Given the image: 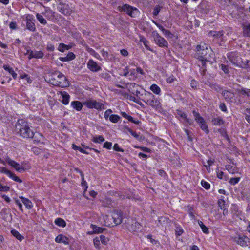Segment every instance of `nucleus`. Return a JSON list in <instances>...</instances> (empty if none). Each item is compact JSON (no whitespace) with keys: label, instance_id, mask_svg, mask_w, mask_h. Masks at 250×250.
Wrapping results in <instances>:
<instances>
[{"label":"nucleus","instance_id":"1","mask_svg":"<svg viewBox=\"0 0 250 250\" xmlns=\"http://www.w3.org/2000/svg\"><path fill=\"white\" fill-rule=\"evenodd\" d=\"M48 82L51 84L62 88L69 87L70 83L66 77L61 72L55 71L50 75Z\"/></svg>","mask_w":250,"mask_h":250},{"label":"nucleus","instance_id":"2","mask_svg":"<svg viewBox=\"0 0 250 250\" xmlns=\"http://www.w3.org/2000/svg\"><path fill=\"white\" fill-rule=\"evenodd\" d=\"M16 130L19 135L24 138H32L34 132L28 124L23 119H19L16 124Z\"/></svg>","mask_w":250,"mask_h":250},{"label":"nucleus","instance_id":"3","mask_svg":"<svg viewBox=\"0 0 250 250\" xmlns=\"http://www.w3.org/2000/svg\"><path fill=\"white\" fill-rule=\"evenodd\" d=\"M198 58L202 63V68L206 70V62L209 61L210 48L205 43H201L196 47Z\"/></svg>","mask_w":250,"mask_h":250},{"label":"nucleus","instance_id":"4","mask_svg":"<svg viewBox=\"0 0 250 250\" xmlns=\"http://www.w3.org/2000/svg\"><path fill=\"white\" fill-rule=\"evenodd\" d=\"M152 37L156 44L160 47H168V42L157 31H153L151 33Z\"/></svg>","mask_w":250,"mask_h":250},{"label":"nucleus","instance_id":"5","mask_svg":"<svg viewBox=\"0 0 250 250\" xmlns=\"http://www.w3.org/2000/svg\"><path fill=\"white\" fill-rule=\"evenodd\" d=\"M83 104L88 108H95L97 110H102L104 108L103 104L93 100H88L83 103Z\"/></svg>","mask_w":250,"mask_h":250},{"label":"nucleus","instance_id":"6","mask_svg":"<svg viewBox=\"0 0 250 250\" xmlns=\"http://www.w3.org/2000/svg\"><path fill=\"white\" fill-rule=\"evenodd\" d=\"M121 9L131 17H135L139 14V11L136 8L128 4H124Z\"/></svg>","mask_w":250,"mask_h":250},{"label":"nucleus","instance_id":"7","mask_svg":"<svg viewBox=\"0 0 250 250\" xmlns=\"http://www.w3.org/2000/svg\"><path fill=\"white\" fill-rule=\"evenodd\" d=\"M6 162L18 172H21V171H24L26 169L23 164H22V165H21L20 164L9 158H7L6 159Z\"/></svg>","mask_w":250,"mask_h":250},{"label":"nucleus","instance_id":"8","mask_svg":"<svg viewBox=\"0 0 250 250\" xmlns=\"http://www.w3.org/2000/svg\"><path fill=\"white\" fill-rule=\"evenodd\" d=\"M231 213L234 219L236 220L238 219L242 220V212L239 209L238 207L235 204H232L231 206Z\"/></svg>","mask_w":250,"mask_h":250},{"label":"nucleus","instance_id":"9","mask_svg":"<svg viewBox=\"0 0 250 250\" xmlns=\"http://www.w3.org/2000/svg\"><path fill=\"white\" fill-rule=\"evenodd\" d=\"M58 10L65 15H70L72 13V10L68 4L60 2L58 7Z\"/></svg>","mask_w":250,"mask_h":250},{"label":"nucleus","instance_id":"10","mask_svg":"<svg viewBox=\"0 0 250 250\" xmlns=\"http://www.w3.org/2000/svg\"><path fill=\"white\" fill-rule=\"evenodd\" d=\"M26 54L28 55V59L31 60L32 58L42 59L44 56V53L41 51H37L36 50H28Z\"/></svg>","mask_w":250,"mask_h":250},{"label":"nucleus","instance_id":"11","mask_svg":"<svg viewBox=\"0 0 250 250\" xmlns=\"http://www.w3.org/2000/svg\"><path fill=\"white\" fill-rule=\"evenodd\" d=\"M146 103L153 108H157L160 104L159 101L155 99L154 95L150 92L148 93V98Z\"/></svg>","mask_w":250,"mask_h":250},{"label":"nucleus","instance_id":"12","mask_svg":"<svg viewBox=\"0 0 250 250\" xmlns=\"http://www.w3.org/2000/svg\"><path fill=\"white\" fill-rule=\"evenodd\" d=\"M228 58L229 61H230L235 65L237 66L240 63L241 58L239 57L237 53H229L228 55Z\"/></svg>","mask_w":250,"mask_h":250},{"label":"nucleus","instance_id":"13","mask_svg":"<svg viewBox=\"0 0 250 250\" xmlns=\"http://www.w3.org/2000/svg\"><path fill=\"white\" fill-rule=\"evenodd\" d=\"M88 68L92 72H98L101 70V68L93 60L90 59L87 63Z\"/></svg>","mask_w":250,"mask_h":250},{"label":"nucleus","instance_id":"14","mask_svg":"<svg viewBox=\"0 0 250 250\" xmlns=\"http://www.w3.org/2000/svg\"><path fill=\"white\" fill-rule=\"evenodd\" d=\"M237 242L239 245L243 247H246L250 244V240L246 236L243 235L238 238Z\"/></svg>","mask_w":250,"mask_h":250},{"label":"nucleus","instance_id":"15","mask_svg":"<svg viewBox=\"0 0 250 250\" xmlns=\"http://www.w3.org/2000/svg\"><path fill=\"white\" fill-rule=\"evenodd\" d=\"M112 218L115 225H119L122 222V214L120 211H115L112 215Z\"/></svg>","mask_w":250,"mask_h":250},{"label":"nucleus","instance_id":"16","mask_svg":"<svg viewBox=\"0 0 250 250\" xmlns=\"http://www.w3.org/2000/svg\"><path fill=\"white\" fill-rule=\"evenodd\" d=\"M55 241L57 243H63L65 245H67L69 243V240L68 238H67L66 236H65L62 234L58 235L55 238Z\"/></svg>","mask_w":250,"mask_h":250},{"label":"nucleus","instance_id":"17","mask_svg":"<svg viewBox=\"0 0 250 250\" xmlns=\"http://www.w3.org/2000/svg\"><path fill=\"white\" fill-rule=\"evenodd\" d=\"M176 113L178 116H179L180 117H181L184 121L189 125H191L192 124L191 121L188 118L187 115L186 114L182 111L181 110H177Z\"/></svg>","mask_w":250,"mask_h":250},{"label":"nucleus","instance_id":"18","mask_svg":"<svg viewBox=\"0 0 250 250\" xmlns=\"http://www.w3.org/2000/svg\"><path fill=\"white\" fill-rule=\"evenodd\" d=\"M20 198L21 200L22 203L24 205L27 209H31L33 208V204L29 199L23 196H20Z\"/></svg>","mask_w":250,"mask_h":250},{"label":"nucleus","instance_id":"19","mask_svg":"<svg viewBox=\"0 0 250 250\" xmlns=\"http://www.w3.org/2000/svg\"><path fill=\"white\" fill-rule=\"evenodd\" d=\"M90 227L93 229V231L89 233V234L101 233L106 229L105 228L97 227V226L93 224H91Z\"/></svg>","mask_w":250,"mask_h":250},{"label":"nucleus","instance_id":"20","mask_svg":"<svg viewBox=\"0 0 250 250\" xmlns=\"http://www.w3.org/2000/svg\"><path fill=\"white\" fill-rule=\"evenodd\" d=\"M222 95L226 101H229L233 98L234 94L230 91L224 90L222 92Z\"/></svg>","mask_w":250,"mask_h":250},{"label":"nucleus","instance_id":"21","mask_svg":"<svg viewBox=\"0 0 250 250\" xmlns=\"http://www.w3.org/2000/svg\"><path fill=\"white\" fill-rule=\"evenodd\" d=\"M72 107L76 109L77 111H79L82 110L83 104L81 102L78 101H74L71 103Z\"/></svg>","mask_w":250,"mask_h":250},{"label":"nucleus","instance_id":"22","mask_svg":"<svg viewBox=\"0 0 250 250\" xmlns=\"http://www.w3.org/2000/svg\"><path fill=\"white\" fill-rule=\"evenodd\" d=\"M60 94L62 96V102L64 104H67L69 103L70 96L66 92H60Z\"/></svg>","mask_w":250,"mask_h":250},{"label":"nucleus","instance_id":"23","mask_svg":"<svg viewBox=\"0 0 250 250\" xmlns=\"http://www.w3.org/2000/svg\"><path fill=\"white\" fill-rule=\"evenodd\" d=\"M237 92L239 96L246 95L248 97L250 96V89H249L244 88L238 89Z\"/></svg>","mask_w":250,"mask_h":250},{"label":"nucleus","instance_id":"24","mask_svg":"<svg viewBox=\"0 0 250 250\" xmlns=\"http://www.w3.org/2000/svg\"><path fill=\"white\" fill-rule=\"evenodd\" d=\"M26 28L31 31H35L36 27L34 23L30 19H26Z\"/></svg>","mask_w":250,"mask_h":250},{"label":"nucleus","instance_id":"25","mask_svg":"<svg viewBox=\"0 0 250 250\" xmlns=\"http://www.w3.org/2000/svg\"><path fill=\"white\" fill-rule=\"evenodd\" d=\"M209 36H212L216 38H220L223 35V31H210L208 33Z\"/></svg>","mask_w":250,"mask_h":250},{"label":"nucleus","instance_id":"26","mask_svg":"<svg viewBox=\"0 0 250 250\" xmlns=\"http://www.w3.org/2000/svg\"><path fill=\"white\" fill-rule=\"evenodd\" d=\"M194 117L196 121L200 125L204 123L205 120L201 116H200L199 113L198 112L194 110L193 111Z\"/></svg>","mask_w":250,"mask_h":250},{"label":"nucleus","instance_id":"27","mask_svg":"<svg viewBox=\"0 0 250 250\" xmlns=\"http://www.w3.org/2000/svg\"><path fill=\"white\" fill-rule=\"evenodd\" d=\"M243 29L244 35L247 37H250V23L244 24Z\"/></svg>","mask_w":250,"mask_h":250},{"label":"nucleus","instance_id":"28","mask_svg":"<svg viewBox=\"0 0 250 250\" xmlns=\"http://www.w3.org/2000/svg\"><path fill=\"white\" fill-rule=\"evenodd\" d=\"M212 123L214 125L221 126L224 124V122L222 118L217 117L213 118Z\"/></svg>","mask_w":250,"mask_h":250},{"label":"nucleus","instance_id":"29","mask_svg":"<svg viewBox=\"0 0 250 250\" xmlns=\"http://www.w3.org/2000/svg\"><path fill=\"white\" fill-rule=\"evenodd\" d=\"M54 222L56 225H57V226H58L59 227H64L66 225L65 221L63 219H62L61 218H57L55 220Z\"/></svg>","mask_w":250,"mask_h":250},{"label":"nucleus","instance_id":"30","mask_svg":"<svg viewBox=\"0 0 250 250\" xmlns=\"http://www.w3.org/2000/svg\"><path fill=\"white\" fill-rule=\"evenodd\" d=\"M150 90L155 94L159 95L161 93L160 88L156 84H152L150 88Z\"/></svg>","mask_w":250,"mask_h":250},{"label":"nucleus","instance_id":"31","mask_svg":"<svg viewBox=\"0 0 250 250\" xmlns=\"http://www.w3.org/2000/svg\"><path fill=\"white\" fill-rule=\"evenodd\" d=\"M207 84L217 92H219L221 90V88L214 83L208 82Z\"/></svg>","mask_w":250,"mask_h":250},{"label":"nucleus","instance_id":"32","mask_svg":"<svg viewBox=\"0 0 250 250\" xmlns=\"http://www.w3.org/2000/svg\"><path fill=\"white\" fill-rule=\"evenodd\" d=\"M11 232L12 235L20 241H22L23 239V237L17 230L13 229L12 230Z\"/></svg>","mask_w":250,"mask_h":250},{"label":"nucleus","instance_id":"33","mask_svg":"<svg viewBox=\"0 0 250 250\" xmlns=\"http://www.w3.org/2000/svg\"><path fill=\"white\" fill-rule=\"evenodd\" d=\"M198 223L200 227H201L202 231L204 233L208 234L209 233L208 228L203 224V223L202 221L198 220Z\"/></svg>","mask_w":250,"mask_h":250},{"label":"nucleus","instance_id":"34","mask_svg":"<svg viewBox=\"0 0 250 250\" xmlns=\"http://www.w3.org/2000/svg\"><path fill=\"white\" fill-rule=\"evenodd\" d=\"M86 50L91 55H92V56L95 57L96 58H97L98 59H101L100 56L99 55V54L98 53H97V52H96L94 50H93V49L89 48V47H87Z\"/></svg>","mask_w":250,"mask_h":250},{"label":"nucleus","instance_id":"35","mask_svg":"<svg viewBox=\"0 0 250 250\" xmlns=\"http://www.w3.org/2000/svg\"><path fill=\"white\" fill-rule=\"evenodd\" d=\"M36 18L41 24L45 25L47 23L46 20L40 14H36Z\"/></svg>","mask_w":250,"mask_h":250},{"label":"nucleus","instance_id":"36","mask_svg":"<svg viewBox=\"0 0 250 250\" xmlns=\"http://www.w3.org/2000/svg\"><path fill=\"white\" fill-rule=\"evenodd\" d=\"M120 119V117L117 115L112 114L110 116V121L114 123H117Z\"/></svg>","mask_w":250,"mask_h":250},{"label":"nucleus","instance_id":"37","mask_svg":"<svg viewBox=\"0 0 250 250\" xmlns=\"http://www.w3.org/2000/svg\"><path fill=\"white\" fill-rule=\"evenodd\" d=\"M69 49V47L64 44V43H60L58 46V50L60 52H63L65 50H68Z\"/></svg>","mask_w":250,"mask_h":250},{"label":"nucleus","instance_id":"38","mask_svg":"<svg viewBox=\"0 0 250 250\" xmlns=\"http://www.w3.org/2000/svg\"><path fill=\"white\" fill-rule=\"evenodd\" d=\"M8 176L16 182H17L19 183H21L22 182L21 180L18 177L16 176L14 173H12L11 172H10V174H9Z\"/></svg>","mask_w":250,"mask_h":250},{"label":"nucleus","instance_id":"39","mask_svg":"<svg viewBox=\"0 0 250 250\" xmlns=\"http://www.w3.org/2000/svg\"><path fill=\"white\" fill-rule=\"evenodd\" d=\"M92 140L94 143H101L104 142V139L103 136H98L94 137Z\"/></svg>","mask_w":250,"mask_h":250},{"label":"nucleus","instance_id":"40","mask_svg":"<svg viewBox=\"0 0 250 250\" xmlns=\"http://www.w3.org/2000/svg\"><path fill=\"white\" fill-rule=\"evenodd\" d=\"M141 42H142L144 45V46H145L146 48L148 50H150V51H152V50L151 49V48L149 47V46H148V42L146 40V38H142L141 39Z\"/></svg>","mask_w":250,"mask_h":250},{"label":"nucleus","instance_id":"41","mask_svg":"<svg viewBox=\"0 0 250 250\" xmlns=\"http://www.w3.org/2000/svg\"><path fill=\"white\" fill-rule=\"evenodd\" d=\"M163 33L167 39L172 38L174 37V35L168 30H165L164 31Z\"/></svg>","mask_w":250,"mask_h":250},{"label":"nucleus","instance_id":"42","mask_svg":"<svg viewBox=\"0 0 250 250\" xmlns=\"http://www.w3.org/2000/svg\"><path fill=\"white\" fill-rule=\"evenodd\" d=\"M201 128L206 133L208 134L209 132V130L208 129V126L205 123V122L200 125Z\"/></svg>","mask_w":250,"mask_h":250},{"label":"nucleus","instance_id":"43","mask_svg":"<svg viewBox=\"0 0 250 250\" xmlns=\"http://www.w3.org/2000/svg\"><path fill=\"white\" fill-rule=\"evenodd\" d=\"M162 7L160 5H156L153 10V14L154 16H156L158 15Z\"/></svg>","mask_w":250,"mask_h":250},{"label":"nucleus","instance_id":"44","mask_svg":"<svg viewBox=\"0 0 250 250\" xmlns=\"http://www.w3.org/2000/svg\"><path fill=\"white\" fill-rule=\"evenodd\" d=\"M100 241H101V243L104 245L107 244L108 242L109 241V240L108 239V238H107L105 236H104V235H101L100 236Z\"/></svg>","mask_w":250,"mask_h":250},{"label":"nucleus","instance_id":"45","mask_svg":"<svg viewBox=\"0 0 250 250\" xmlns=\"http://www.w3.org/2000/svg\"><path fill=\"white\" fill-rule=\"evenodd\" d=\"M13 200H14L15 203L18 206L19 209L21 211L23 212V208H22V205L21 203L20 202V201L17 198H14Z\"/></svg>","mask_w":250,"mask_h":250},{"label":"nucleus","instance_id":"46","mask_svg":"<svg viewBox=\"0 0 250 250\" xmlns=\"http://www.w3.org/2000/svg\"><path fill=\"white\" fill-rule=\"evenodd\" d=\"M240 179L239 177L232 178L229 180V183L231 185H234L239 182Z\"/></svg>","mask_w":250,"mask_h":250},{"label":"nucleus","instance_id":"47","mask_svg":"<svg viewBox=\"0 0 250 250\" xmlns=\"http://www.w3.org/2000/svg\"><path fill=\"white\" fill-rule=\"evenodd\" d=\"M201 184L202 187L206 189H208L210 188V184L203 180L201 181Z\"/></svg>","mask_w":250,"mask_h":250},{"label":"nucleus","instance_id":"48","mask_svg":"<svg viewBox=\"0 0 250 250\" xmlns=\"http://www.w3.org/2000/svg\"><path fill=\"white\" fill-rule=\"evenodd\" d=\"M226 168L229 171L230 173L233 174L235 173L236 170L235 168H233L230 165H227L226 166Z\"/></svg>","mask_w":250,"mask_h":250},{"label":"nucleus","instance_id":"49","mask_svg":"<svg viewBox=\"0 0 250 250\" xmlns=\"http://www.w3.org/2000/svg\"><path fill=\"white\" fill-rule=\"evenodd\" d=\"M175 81H176V78L173 75L169 76L166 80V82L168 83H171Z\"/></svg>","mask_w":250,"mask_h":250},{"label":"nucleus","instance_id":"50","mask_svg":"<svg viewBox=\"0 0 250 250\" xmlns=\"http://www.w3.org/2000/svg\"><path fill=\"white\" fill-rule=\"evenodd\" d=\"M10 188L7 186H3L0 184V191L6 192L9 191Z\"/></svg>","mask_w":250,"mask_h":250},{"label":"nucleus","instance_id":"51","mask_svg":"<svg viewBox=\"0 0 250 250\" xmlns=\"http://www.w3.org/2000/svg\"><path fill=\"white\" fill-rule=\"evenodd\" d=\"M0 172L4 173L8 176L9 175V174H10L11 171L8 169H7L5 167H1L0 168Z\"/></svg>","mask_w":250,"mask_h":250},{"label":"nucleus","instance_id":"52","mask_svg":"<svg viewBox=\"0 0 250 250\" xmlns=\"http://www.w3.org/2000/svg\"><path fill=\"white\" fill-rule=\"evenodd\" d=\"M112 112V111L110 109H108L106 110L104 113V117L105 119H107L110 117V114Z\"/></svg>","mask_w":250,"mask_h":250},{"label":"nucleus","instance_id":"53","mask_svg":"<svg viewBox=\"0 0 250 250\" xmlns=\"http://www.w3.org/2000/svg\"><path fill=\"white\" fill-rule=\"evenodd\" d=\"M112 145V144L111 142H106L104 144L103 147L104 148H105L107 149H110L111 148Z\"/></svg>","mask_w":250,"mask_h":250},{"label":"nucleus","instance_id":"54","mask_svg":"<svg viewBox=\"0 0 250 250\" xmlns=\"http://www.w3.org/2000/svg\"><path fill=\"white\" fill-rule=\"evenodd\" d=\"M66 56L69 61L75 58V55L73 52H69Z\"/></svg>","mask_w":250,"mask_h":250},{"label":"nucleus","instance_id":"55","mask_svg":"<svg viewBox=\"0 0 250 250\" xmlns=\"http://www.w3.org/2000/svg\"><path fill=\"white\" fill-rule=\"evenodd\" d=\"M221 69L224 71V72L226 74H228L229 72V68L228 66H226L225 64L221 65Z\"/></svg>","mask_w":250,"mask_h":250},{"label":"nucleus","instance_id":"56","mask_svg":"<svg viewBox=\"0 0 250 250\" xmlns=\"http://www.w3.org/2000/svg\"><path fill=\"white\" fill-rule=\"evenodd\" d=\"M113 149L114 150L117 151H119V152H124V150L122 148H121L119 147V145L117 143L114 144V145L113 146Z\"/></svg>","mask_w":250,"mask_h":250},{"label":"nucleus","instance_id":"57","mask_svg":"<svg viewBox=\"0 0 250 250\" xmlns=\"http://www.w3.org/2000/svg\"><path fill=\"white\" fill-rule=\"evenodd\" d=\"M93 243L96 248H99L100 245V240L99 239V238H94L93 239Z\"/></svg>","mask_w":250,"mask_h":250},{"label":"nucleus","instance_id":"58","mask_svg":"<svg viewBox=\"0 0 250 250\" xmlns=\"http://www.w3.org/2000/svg\"><path fill=\"white\" fill-rule=\"evenodd\" d=\"M32 151L34 154L38 155L41 153V150L38 147H34L32 148Z\"/></svg>","mask_w":250,"mask_h":250},{"label":"nucleus","instance_id":"59","mask_svg":"<svg viewBox=\"0 0 250 250\" xmlns=\"http://www.w3.org/2000/svg\"><path fill=\"white\" fill-rule=\"evenodd\" d=\"M127 120H128L129 121H130V122H132V123H134V124H139V123H140V121H139V120H134V119H133V118L131 116H130V115L128 116V118Z\"/></svg>","mask_w":250,"mask_h":250},{"label":"nucleus","instance_id":"60","mask_svg":"<svg viewBox=\"0 0 250 250\" xmlns=\"http://www.w3.org/2000/svg\"><path fill=\"white\" fill-rule=\"evenodd\" d=\"M152 22L159 28V29L162 31L163 32L164 31H165L166 29L160 24L158 23L157 22H155L154 21H152Z\"/></svg>","mask_w":250,"mask_h":250},{"label":"nucleus","instance_id":"61","mask_svg":"<svg viewBox=\"0 0 250 250\" xmlns=\"http://www.w3.org/2000/svg\"><path fill=\"white\" fill-rule=\"evenodd\" d=\"M219 107L221 109V110L222 111H224V112H226L227 110V108L226 107V106L225 104H224V103H221L220 104Z\"/></svg>","mask_w":250,"mask_h":250},{"label":"nucleus","instance_id":"62","mask_svg":"<svg viewBox=\"0 0 250 250\" xmlns=\"http://www.w3.org/2000/svg\"><path fill=\"white\" fill-rule=\"evenodd\" d=\"M217 177L219 179H222L224 173L222 171H220L218 169H217Z\"/></svg>","mask_w":250,"mask_h":250},{"label":"nucleus","instance_id":"63","mask_svg":"<svg viewBox=\"0 0 250 250\" xmlns=\"http://www.w3.org/2000/svg\"><path fill=\"white\" fill-rule=\"evenodd\" d=\"M54 48V45L52 44H48L47 45L46 49L48 51H53Z\"/></svg>","mask_w":250,"mask_h":250},{"label":"nucleus","instance_id":"64","mask_svg":"<svg viewBox=\"0 0 250 250\" xmlns=\"http://www.w3.org/2000/svg\"><path fill=\"white\" fill-rule=\"evenodd\" d=\"M191 86L195 89H196L197 87V85L196 81L194 80H192L190 83Z\"/></svg>","mask_w":250,"mask_h":250}]
</instances>
